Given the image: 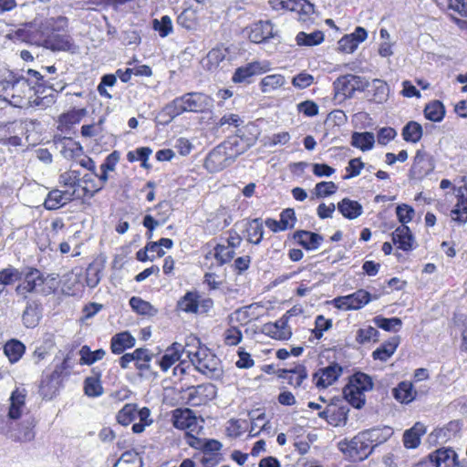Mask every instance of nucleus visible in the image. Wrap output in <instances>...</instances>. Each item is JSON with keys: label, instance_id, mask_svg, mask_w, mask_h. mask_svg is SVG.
Instances as JSON below:
<instances>
[{"label": "nucleus", "instance_id": "obj_1", "mask_svg": "<svg viewBox=\"0 0 467 467\" xmlns=\"http://www.w3.org/2000/svg\"><path fill=\"white\" fill-rule=\"evenodd\" d=\"M213 106V99L202 92H188L175 98L161 111L160 116L165 118L164 123L171 122L184 112L202 113Z\"/></svg>", "mask_w": 467, "mask_h": 467}, {"label": "nucleus", "instance_id": "obj_2", "mask_svg": "<svg viewBox=\"0 0 467 467\" xmlns=\"http://www.w3.org/2000/svg\"><path fill=\"white\" fill-rule=\"evenodd\" d=\"M187 358L195 369L212 379H219L223 375L221 360L201 342L194 348H187Z\"/></svg>", "mask_w": 467, "mask_h": 467}, {"label": "nucleus", "instance_id": "obj_3", "mask_svg": "<svg viewBox=\"0 0 467 467\" xmlns=\"http://www.w3.org/2000/svg\"><path fill=\"white\" fill-rule=\"evenodd\" d=\"M31 91V82L25 77L0 82V97L15 107H23L24 101Z\"/></svg>", "mask_w": 467, "mask_h": 467}, {"label": "nucleus", "instance_id": "obj_4", "mask_svg": "<svg viewBox=\"0 0 467 467\" xmlns=\"http://www.w3.org/2000/svg\"><path fill=\"white\" fill-rule=\"evenodd\" d=\"M338 448L353 462L366 459L373 451L370 443L367 441L364 431L360 432L350 441H340Z\"/></svg>", "mask_w": 467, "mask_h": 467}, {"label": "nucleus", "instance_id": "obj_5", "mask_svg": "<svg viewBox=\"0 0 467 467\" xmlns=\"http://www.w3.org/2000/svg\"><path fill=\"white\" fill-rule=\"evenodd\" d=\"M372 299H378V296H372L368 291L358 289L353 294L334 298L332 303L336 308L348 311L360 309Z\"/></svg>", "mask_w": 467, "mask_h": 467}, {"label": "nucleus", "instance_id": "obj_6", "mask_svg": "<svg viewBox=\"0 0 467 467\" xmlns=\"http://www.w3.org/2000/svg\"><path fill=\"white\" fill-rule=\"evenodd\" d=\"M196 344H199V339L194 337H188L185 346L177 342L173 343L166 349L165 354L159 361L161 369L167 371L183 354L187 356V348H194Z\"/></svg>", "mask_w": 467, "mask_h": 467}, {"label": "nucleus", "instance_id": "obj_7", "mask_svg": "<svg viewBox=\"0 0 467 467\" xmlns=\"http://www.w3.org/2000/svg\"><path fill=\"white\" fill-rule=\"evenodd\" d=\"M270 68L271 64L266 60L254 61L236 68L232 80L234 83H250L252 77L264 74L269 71Z\"/></svg>", "mask_w": 467, "mask_h": 467}, {"label": "nucleus", "instance_id": "obj_8", "mask_svg": "<svg viewBox=\"0 0 467 467\" xmlns=\"http://www.w3.org/2000/svg\"><path fill=\"white\" fill-rule=\"evenodd\" d=\"M187 403L192 407L206 404L216 396V388L211 383L191 386L187 389Z\"/></svg>", "mask_w": 467, "mask_h": 467}, {"label": "nucleus", "instance_id": "obj_9", "mask_svg": "<svg viewBox=\"0 0 467 467\" xmlns=\"http://www.w3.org/2000/svg\"><path fill=\"white\" fill-rule=\"evenodd\" d=\"M342 367L337 363H332L327 367L319 368L313 375V380L317 388L326 389L335 383L342 374Z\"/></svg>", "mask_w": 467, "mask_h": 467}, {"label": "nucleus", "instance_id": "obj_10", "mask_svg": "<svg viewBox=\"0 0 467 467\" xmlns=\"http://www.w3.org/2000/svg\"><path fill=\"white\" fill-rule=\"evenodd\" d=\"M27 395L26 389L23 386H18L10 396V407L7 414L8 420H15L22 416L25 409V400Z\"/></svg>", "mask_w": 467, "mask_h": 467}, {"label": "nucleus", "instance_id": "obj_11", "mask_svg": "<svg viewBox=\"0 0 467 467\" xmlns=\"http://www.w3.org/2000/svg\"><path fill=\"white\" fill-rule=\"evenodd\" d=\"M428 458L436 467L459 465L458 455L451 448H441L429 454Z\"/></svg>", "mask_w": 467, "mask_h": 467}, {"label": "nucleus", "instance_id": "obj_12", "mask_svg": "<svg viewBox=\"0 0 467 467\" xmlns=\"http://www.w3.org/2000/svg\"><path fill=\"white\" fill-rule=\"evenodd\" d=\"M275 35L270 21H259L251 26L248 37L252 42L259 44L275 37Z\"/></svg>", "mask_w": 467, "mask_h": 467}, {"label": "nucleus", "instance_id": "obj_13", "mask_svg": "<svg viewBox=\"0 0 467 467\" xmlns=\"http://www.w3.org/2000/svg\"><path fill=\"white\" fill-rule=\"evenodd\" d=\"M368 36L364 27L358 26L355 31L349 35L344 36L338 41V49L345 53H353L359 43L363 42Z\"/></svg>", "mask_w": 467, "mask_h": 467}, {"label": "nucleus", "instance_id": "obj_14", "mask_svg": "<svg viewBox=\"0 0 467 467\" xmlns=\"http://www.w3.org/2000/svg\"><path fill=\"white\" fill-rule=\"evenodd\" d=\"M35 419L26 415L16 429H13L10 438L16 441L26 442L35 438Z\"/></svg>", "mask_w": 467, "mask_h": 467}, {"label": "nucleus", "instance_id": "obj_15", "mask_svg": "<svg viewBox=\"0 0 467 467\" xmlns=\"http://www.w3.org/2000/svg\"><path fill=\"white\" fill-rule=\"evenodd\" d=\"M75 192V190L73 192L52 190L44 202V207L47 210H57L71 202L74 199Z\"/></svg>", "mask_w": 467, "mask_h": 467}, {"label": "nucleus", "instance_id": "obj_16", "mask_svg": "<svg viewBox=\"0 0 467 467\" xmlns=\"http://www.w3.org/2000/svg\"><path fill=\"white\" fill-rule=\"evenodd\" d=\"M432 170L433 165L428 155L421 150H418L410 171V177L413 179H421L428 175Z\"/></svg>", "mask_w": 467, "mask_h": 467}, {"label": "nucleus", "instance_id": "obj_17", "mask_svg": "<svg viewBox=\"0 0 467 467\" xmlns=\"http://www.w3.org/2000/svg\"><path fill=\"white\" fill-rule=\"evenodd\" d=\"M59 387L60 374L55 370L41 380L39 394L44 400H52L57 394Z\"/></svg>", "mask_w": 467, "mask_h": 467}, {"label": "nucleus", "instance_id": "obj_18", "mask_svg": "<svg viewBox=\"0 0 467 467\" xmlns=\"http://www.w3.org/2000/svg\"><path fill=\"white\" fill-rule=\"evenodd\" d=\"M172 424L180 430L192 429L196 426L197 419L191 409H176L172 411Z\"/></svg>", "mask_w": 467, "mask_h": 467}, {"label": "nucleus", "instance_id": "obj_19", "mask_svg": "<svg viewBox=\"0 0 467 467\" xmlns=\"http://www.w3.org/2000/svg\"><path fill=\"white\" fill-rule=\"evenodd\" d=\"M45 43L52 50L69 51L75 48V45L68 35L59 34L55 29L47 35Z\"/></svg>", "mask_w": 467, "mask_h": 467}, {"label": "nucleus", "instance_id": "obj_20", "mask_svg": "<svg viewBox=\"0 0 467 467\" xmlns=\"http://www.w3.org/2000/svg\"><path fill=\"white\" fill-rule=\"evenodd\" d=\"M242 224L247 233V241L251 244H259L264 237L262 219L244 220Z\"/></svg>", "mask_w": 467, "mask_h": 467}, {"label": "nucleus", "instance_id": "obj_21", "mask_svg": "<svg viewBox=\"0 0 467 467\" xmlns=\"http://www.w3.org/2000/svg\"><path fill=\"white\" fill-rule=\"evenodd\" d=\"M294 239L306 250H317L324 238L318 234L299 230L294 234Z\"/></svg>", "mask_w": 467, "mask_h": 467}, {"label": "nucleus", "instance_id": "obj_22", "mask_svg": "<svg viewBox=\"0 0 467 467\" xmlns=\"http://www.w3.org/2000/svg\"><path fill=\"white\" fill-rule=\"evenodd\" d=\"M392 242L398 244L403 251H410L413 248L414 238L410 229L407 225L399 226L392 233Z\"/></svg>", "mask_w": 467, "mask_h": 467}, {"label": "nucleus", "instance_id": "obj_23", "mask_svg": "<svg viewBox=\"0 0 467 467\" xmlns=\"http://www.w3.org/2000/svg\"><path fill=\"white\" fill-rule=\"evenodd\" d=\"M136 339L129 332H120L112 337L110 349L112 353L119 355L126 349L135 346Z\"/></svg>", "mask_w": 467, "mask_h": 467}, {"label": "nucleus", "instance_id": "obj_24", "mask_svg": "<svg viewBox=\"0 0 467 467\" xmlns=\"http://www.w3.org/2000/svg\"><path fill=\"white\" fill-rule=\"evenodd\" d=\"M42 284L43 279L41 278L40 272L34 269L26 275L24 282L16 286V291L18 295L26 297L27 293L33 292L37 285Z\"/></svg>", "mask_w": 467, "mask_h": 467}, {"label": "nucleus", "instance_id": "obj_25", "mask_svg": "<svg viewBox=\"0 0 467 467\" xmlns=\"http://www.w3.org/2000/svg\"><path fill=\"white\" fill-rule=\"evenodd\" d=\"M426 432V428L423 423L416 422L412 428L405 431L403 434V443L408 449H415L420 443V438Z\"/></svg>", "mask_w": 467, "mask_h": 467}, {"label": "nucleus", "instance_id": "obj_26", "mask_svg": "<svg viewBox=\"0 0 467 467\" xmlns=\"http://www.w3.org/2000/svg\"><path fill=\"white\" fill-rule=\"evenodd\" d=\"M337 207L340 213L348 220H354L363 213L362 205L358 202L348 198L341 200Z\"/></svg>", "mask_w": 467, "mask_h": 467}, {"label": "nucleus", "instance_id": "obj_27", "mask_svg": "<svg viewBox=\"0 0 467 467\" xmlns=\"http://www.w3.org/2000/svg\"><path fill=\"white\" fill-rule=\"evenodd\" d=\"M289 7L286 10L296 12L300 21L307 22L310 16L315 13L314 5L307 0H289Z\"/></svg>", "mask_w": 467, "mask_h": 467}, {"label": "nucleus", "instance_id": "obj_28", "mask_svg": "<svg viewBox=\"0 0 467 467\" xmlns=\"http://www.w3.org/2000/svg\"><path fill=\"white\" fill-rule=\"evenodd\" d=\"M367 441L370 443L372 449L387 441L393 434L390 427L385 426L382 429H371L364 431Z\"/></svg>", "mask_w": 467, "mask_h": 467}, {"label": "nucleus", "instance_id": "obj_29", "mask_svg": "<svg viewBox=\"0 0 467 467\" xmlns=\"http://www.w3.org/2000/svg\"><path fill=\"white\" fill-rule=\"evenodd\" d=\"M355 79V75L352 74H347L337 78L333 83L336 94H341L346 98L352 97L355 92V87L352 82Z\"/></svg>", "mask_w": 467, "mask_h": 467}, {"label": "nucleus", "instance_id": "obj_30", "mask_svg": "<svg viewBox=\"0 0 467 467\" xmlns=\"http://www.w3.org/2000/svg\"><path fill=\"white\" fill-rule=\"evenodd\" d=\"M345 400L354 408L361 409L365 405V394L353 384H347L343 389Z\"/></svg>", "mask_w": 467, "mask_h": 467}, {"label": "nucleus", "instance_id": "obj_31", "mask_svg": "<svg viewBox=\"0 0 467 467\" xmlns=\"http://www.w3.org/2000/svg\"><path fill=\"white\" fill-rule=\"evenodd\" d=\"M375 143V137L372 132H353L351 136V145L360 149L363 151L371 150Z\"/></svg>", "mask_w": 467, "mask_h": 467}, {"label": "nucleus", "instance_id": "obj_32", "mask_svg": "<svg viewBox=\"0 0 467 467\" xmlns=\"http://www.w3.org/2000/svg\"><path fill=\"white\" fill-rule=\"evenodd\" d=\"M400 343V339L397 337H391L387 342L383 343L379 348L373 351L372 356L374 359H379L386 361L396 351Z\"/></svg>", "mask_w": 467, "mask_h": 467}, {"label": "nucleus", "instance_id": "obj_33", "mask_svg": "<svg viewBox=\"0 0 467 467\" xmlns=\"http://www.w3.org/2000/svg\"><path fill=\"white\" fill-rule=\"evenodd\" d=\"M394 398L401 403L411 402L416 396V391L410 382L402 381L393 389Z\"/></svg>", "mask_w": 467, "mask_h": 467}, {"label": "nucleus", "instance_id": "obj_34", "mask_svg": "<svg viewBox=\"0 0 467 467\" xmlns=\"http://www.w3.org/2000/svg\"><path fill=\"white\" fill-rule=\"evenodd\" d=\"M283 373L284 375H281V377L286 379L288 383L294 387H299L307 377V372L303 365H296L294 368L284 369Z\"/></svg>", "mask_w": 467, "mask_h": 467}, {"label": "nucleus", "instance_id": "obj_35", "mask_svg": "<svg viewBox=\"0 0 467 467\" xmlns=\"http://www.w3.org/2000/svg\"><path fill=\"white\" fill-rule=\"evenodd\" d=\"M25 345L17 339L7 341L4 347V352L11 363L18 361L25 353Z\"/></svg>", "mask_w": 467, "mask_h": 467}, {"label": "nucleus", "instance_id": "obj_36", "mask_svg": "<svg viewBox=\"0 0 467 467\" xmlns=\"http://www.w3.org/2000/svg\"><path fill=\"white\" fill-rule=\"evenodd\" d=\"M285 84V78L281 74L267 75L260 82L263 93H269Z\"/></svg>", "mask_w": 467, "mask_h": 467}, {"label": "nucleus", "instance_id": "obj_37", "mask_svg": "<svg viewBox=\"0 0 467 467\" xmlns=\"http://www.w3.org/2000/svg\"><path fill=\"white\" fill-rule=\"evenodd\" d=\"M422 127L416 121H409L402 129L403 140L409 142L416 143L422 137Z\"/></svg>", "mask_w": 467, "mask_h": 467}, {"label": "nucleus", "instance_id": "obj_38", "mask_svg": "<svg viewBox=\"0 0 467 467\" xmlns=\"http://www.w3.org/2000/svg\"><path fill=\"white\" fill-rule=\"evenodd\" d=\"M22 320L24 325L28 328L36 327L40 320L38 306L35 303L28 304L23 313Z\"/></svg>", "mask_w": 467, "mask_h": 467}, {"label": "nucleus", "instance_id": "obj_39", "mask_svg": "<svg viewBox=\"0 0 467 467\" xmlns=\"http://www.w3.org/2000/svg\"><path fill=\"white\" fill-rule=\"evenodd\" d=\"M177 307L186 313H197L198 295L195 292H187L177 303Z\"/></svg>", "mask_w": 467, "mask_h": 467}, {"label": "nucleus", "instance_id": "obj_40", "mask_svg": "<svg viewBox=\"0 0 467 467\" xmlns=\"http://www.w3.org/2000/svg\"><path fill=\"white\" fill-rule=\"evenodd\" d=\"M135 357V367L138 370L140 371V375H141L142 372L150 369V362L151 361L153 355L150 352L149 349L142 348L135 349L134 358Z\"/></svg>", "mask_w": 467, "mask_h": 467}, {"label": "nucleus", "instance_id": "obj_41", "mask_svg": "<svg viewBox=\"0 0 467 467\" xmlns=\"http://www.w3.org/2000/svg\"><path fill=\"white\" fill-rule=\"evenodd\" d=\"M298 46H317L323 42L324 34L322 31L317 30L312 33L299 32L296 37Z\"/></svg>", "mask_w": 467, "mask_h": 467}, {"label": "nucleus", "instance_id": "obj_42", "mask_svg": "<svg viewBox=\"0 0 467 467\" xmlns=\"http://www.w3.org/2000/svg\"><path fill=\"white\" fill-rule=\"evenodd\" d=\"M425 118L434 121H441L445 115V109L443 104L439 100H434L429 103L424 109Z\"/></svg>", "mask_w": 467, "mask_h": 467}, {"label": "nucleus", "instance_id": "obj_43", "mask_svg": "<svg viewBox=\"0 0 467 467\" xmlns=\"http://www.w3.org/2000/svg\"><path fill=\"white\" fill-rule=\"evenodd\" d=\"M113 467H142V461L135 451L123 452Z\"/></svg>", "mask_w": 467, "mask_h": 467}, {"label": "nucleus", "instance_id": "obj_44", "mask_svg": "<svg viewBox=\"0 0 467 467\" xmlns=\"http://www.w3.org/2000/svg\"><path fill=\"white\" fill-rule=\"evenodd\" d=\"M130 306L140 315L154 316L157 313V309L150 302L138 296H132L130 299Z\"/></svg>", "mask_w": 467, "mask_h": 467}, {"label": "nucleus", "instance_id": "obj_45", "mask_svg": "<svg viewBox=\"0 0 467 467\" xmlns=\"http://www.w3.org/2000/svg\"><path fill=\"white\" fill-rule=\"evenodd\" d=\"M80 360L83 364L92 365L98 360H101L106 355V351L102 348L91 351L88 346H83L79 350Z\"/></svg>", "mask_w": 467, "mask_h": 467}, {"label": "nucleus", "instance_id": "obj_46", "mask_svg": "<svg viewBox=\"0 0 467 467\" xmlns=\"http://www.w3.org/2000/svg\"><path fill=\"white\" fill-rule=\"evenodd\" d=\"M373 322L378 327L389 332H397L402 326L401 319L399 317L387 318L381 316H378L374 317Z\"/></svg>", "mask_w": 467, "mask_h": 467}, {"label": "nucleus", "instance_id": "obj_47", "mask_svg": "<svg viewBox=\"0 0 467 467\" xmlns=\"http://www.w3.org/2000/svg\"><path fill=\"white\" fill-rule=\"evenodd\" d=\"M179 26L188 29L193 30L197 26V15L192 8L184 9L177 17Z\"/></svg>", "mask_w": 467, "mask_h": 467}, {"label": "nucleus", "instance_id": "obj_48", "mask_svg": "<svg viewBox=\"0 0 467 467\" xmlns=\"http://www.w3.org/2000/svg\"><path fill=\"white\" fill-rule=\"evenodd\" d=\"M136 418L137 405L132 403L124 405L117 414V421L123 426L130 424Z\"/></svg>", "mask_w": 467, "mask_h": 467}, {"label": "nucleus", "instance_id": "obj_49", "mask_svg": "<svg viewBox=\"0 0 467 467\" xmlns=\"http://www.w3.org/2000/svg\"><path fill=\"white\" fill-rule=\"evenodd\" d=\"M348 384H353L365 394V391L370 390L373 388V382L369 376L365 373H355L350 379Z\"/></svg>", "mask_w": 467, "mask_h": 467}, {"label": "nucleus", "instance_id": "obj_50", "mask_svg": "<svg viewBox=\"0 0 467 467\" xmlns=\"http://www.w3.org/2000/svg\"><path fill=\"white\" fill-rule=\"evenodd\" d=\"M22 277V274L18 269L8 266L0 271V285H10L15 282L20 280Z\"/></svg>", "mask_w": 467, "mask_h": 467}, {"label": "nucleus", "instance_id": "obj_51", "mask_svg": "<svg viewBox=\"0 0 467 467\" xmlns=\"http://www.w3.org/2000/svg\"><path fill=\"white\" fill-rule=\"evenodd\" d=\"M84 391L88 397H99L103 393V388L99 379L89 377L84 381Z\"/></svg>", "mask_w": 467, "mask_h": 467}, {"label": "nucleus", "instance_id": "obj_52", "mask_svg": "<svg viewBox=\"0 0 467 467\" xmlns=\"http://www.w3.org/2000/svg\"><path fill=\"white\" fill-rule=\"evenodd\" d=\"M214 251V256L220 262V265L228 263L235 254L234 249L223 244H217Z\"/></svg>", "mask_w": 467, "mask_h": 467}, {"label": "nucleus", "instance_id": "obj_53", "mask_svg": "<svg viewBox=\"0 0 467 467\" xmlns=\"http://www.w3.org/2000/svg\"><path fill=\"white\" fill-rule=\"evenodd\" d=\"M153 28L159 32L161 37L167 36L172 31L171 19L168 16H164L161 20L155 19L153 21Z\"/></svg>", "mask_w": 467, "mask_h": 467}, {"label": "nucleus", "instance_id": "obj_54", "mask_svg": "<svg viewBox=\"0 0 467 467\" xmlns=\"http://www.w3.org/2000/svg\"><path fill=\"white\" fill-rule=\"evenodd\" d=\"M365 167V163L360 158H354L348 161L346 167L347 174L343 177L344 180H348L357 177L360 174L361 170Z\"/></svg>", "mask_w": 467, "mask_h": 467}, {"label": "nucleus", "instance_id": "obj_55", "mask_svg": "<svg viewBox=\"0 0 467 467\" xmlns=\"http://www.w3.org/2000/svg\"><path fill=\"white\" fill-rule=\"evenodd\" d=\"M332 327V320L325 318L322 315L317 317L315 321V328L312 330L315 337L320 339L324 331L328 330Z\"/></svg>", "mask_w": 467, "mask_h": 467}, {"label": "nucleus", "instance_id": "obj_56", "mask_svg": "<svg viewBox=\"0 0 467 467\" xmlns=\"http://www.w3.org/2000/svg\"><path fill=\"white\" fill-rule=\"evenodd\" d=\"M337 187L333 182H321L315 186V194L317 198L330 196L336 192Z\"/></svg>", "mask_w": 467, "mask_h": 467}, {"label": "nucleus", "instance_id": "obj_57", "mask_svg": "<svg viewBox=\"0 0 467 467\" xmlns=\"http://www.w3.org/2000/svg\"><path fill=\"white\" fill-rule=\"evenodd\" d=\"M452 213L456 215L453 220L460 223L467 222V198L463 194L459 196L456 209Z\"/></svg>", "mask_w": 467, "mask_h": 467}, {"label": "nucleus", "instance_id": "obj_58", "mask_svg": "<svg viewBox=\"0 0 467 467\" xmlns=\"http://www.w3.org/2000/svg\"><path fill=\"white\" fill-rule=\"evenodd\" d=\"M263 332L265 335L278 340H285L291 337L292 332L280 331L278 327L274 326L272 323H267L263 327Z\"/></svg>", "mask_w": 467, "mask_h": 467}, {"label": "nucleus", "instance_id": "obj_59", "mask_svg": "<svg viewBox=\"0 0 467 467\" xmlns=\"http://www.w3.org/2000/svg\"><path fill=\"white\" fill-rule=\"evenodd\" d=\"M396 213L399 221L401 223V225H406V223L412 220L415 212L411 206L400 204L397 206Z\"/></svg>", "mask_w": 467, "mask_h": 467}, {"label": "nucleus", "instance_id": "obj_60", "mask_svg": "<svg viewBox=\"0 0 467 467\" xmlns=\"http://www.w3.org/2000/svg\"><path fill=\"white\" fill-rule=\"evenodd\" d=\"M79 171H69L63 172L59 176V183L63 186L74 188L78 185L79 182Z\"/></svg>", "mask_w": 467, "mask_h": 467}, {"label": "nucleus", "instance_id": "obj_61", "mask_svg": "<svg viewBox=\"0 0 467 467\" xmlns=\"http://www.w3.org/2000/svg\"><path fill=\"white\" fill-rule=\"evenodd\" d=\"M379 335V331L373 327L359 328L357 332L356 339L358 343L364 344L371 339L377 340L375 337Z\"/></svg>", "mask_w": 467, "mask_h": 467}, {"label": "nucleus", "instance_id": "obj_62", "mask_svg": "<svg viewBox=\"0 0 467 467\" xmlns=\"http://www.w3.org/2000/svg\"><path fill=\"white\" fill-rule=\"evenodd\" d=\"M242 332L239 328L232 327L224 332V343L228 346H236L242 340Z\"/></svg>", "mask_w": 467, "mask_h": 467}, {"label": "nucleus", "instance_id": "obj_63", "mask_svg": "<svg viewBox=\"0 0 467 467\" xmlns=\"http://www.w3.org/2000/svg\"><path fill=\"white\" fill-rule=\"evenodd\" d=\"M101 278V270L94 265H89L87 269L86 282L87 285L93 288L97 286Z\"/></svg>", "mask_w": 467, "mask_h": 467}, {"label": "nucleus", "instance_id": "obj_64", "mask_svg": "<svg viewBox=\"0 0 467 467\" xmlns=\"http://www.w3.org/2000/svg\"><path fill=\"white\" fill-rule=\"evenodd\" d=\"M281 228L288 229L293 228L296 222L294 209H285L280 214Z\"/></svg>", "mask_w": 467, "mask_h": 467}]
</instances>
